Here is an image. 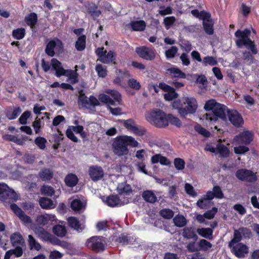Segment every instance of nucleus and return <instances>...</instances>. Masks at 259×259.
<instances>
[{
	"label": "nucleus",
	"mask_w": 259,
	"mask_h": 259,
	"mask_svg": "<svg viewBox=\"0 0 259 259\" xmlns=\"http://www.w3.org/2000/svg\"><path fill=\"white\" fill-rule=\"evenodd\" d=\"M251 31L249 29L245 28L243 30H237L235 33V36L238 38L236 40V45L239 48L245 47L247 50H250L252 54H257V49L255 42L250 38Z\"/></svg>",
	"instance_id": "1"
},
{
	"label": "nucleus",
	"mask_w": 259,
	"mask_h": 259,
	"mask_svg": "<svg viewBox=\"0 0 259 259\" xmlns=\"http://www.w3.org/2000/svg\"><path fill=\"white\" fill-rule=\"evenodd\" d=\"M172 106L179 110V113H195L198 108L196 99L188 97L174 101Z\"/></svg>",
	"instance_id": "2"
},
{
	"label": "nucleus",
	"mask_w": 259,
	"mask_h": 259,
	"mask_svg": "<svg viewBox=\"0 0 259 259\" xmlns=\"http://www.w3.org/2000/svg\"><path fill=\"white\" fill-rule=\"evenodd\" d=\"M52 69L55 71V75L57 77L65 76L68 77L67 81L72 84L78 82V74L76 70L65 69L62 66V63L56 58H53L51 61Z\"/></svg>",
	"instance_id": "3"
},
{
	"label": "nucleus",
	"mask_w": 259,
	"mask_h": 259,
	"mask_svg": "<svg viewBox=\"0 0 259 259\" xmlns=\"http://www.w3.org/2000/svg\"><path fill=\"white\" fill-rule=\"evenodd\" d=\"M204 109L207 112L211 111L212 113H232L226 105L217 102L213 99L205 102Z\"/></svg>",
	"instance_id": "4"
},
{
	"label": "nucleus",
	"mask_w": 259,
	"mask_h": 259,
	"mask_svg": "<svg viewBox=\"0 0 259 259\" xmlns=\"http://www.w3.org/2000/svg\"><path fill=\"white\" fill-rule=\"evenodd\" d=\"M18 199V195L15 192L10 189L6 184H0V200L10 203L15 201Z\"/></svg>",
	"instance_id": "5"
},
{
	"label": "nucleus",
	"mask_w": 259,
	"mask_h": 259,
	"mask_svg": "<svg viewBox=\"0 0 259 259\" xmlns=\"http://www.w3.org/2000/svg\"><path fill=\"white\" fill-rule=\"evenodd\" d=\"M145 118L149 122L158 127H164L168 124L167 114H146Z\"/></svg>",
	"instance_id": "6"
},
{
	"label": "nucleus",
	"mask_w": 259,
	"mask_h": 259,
	"mask_svg": "<svg viewBox=\"0 0 259 259\" xmlns=\"http://www.w3.org/2000/svg\"><path fill=\"white\" fill-rule=\"evenodd\" d=\"M86 245L94 250L100 251L105 249L106 242L103 237L94 236L88 240Z\"/></svg>",
	"instance_id": "7"
},
{
	"label": "nucleus",
	"mask_w": 259,
	"mask_h": 259,
	"mask_svg": "<svg viewBox=\"0 0 259 259\" xmlns=\"http://www.w3.org/2000/svg\"><path fill=\"white\" fill-rule=\"evenodd\" d=\"M114 153L118 156L126 155L128 153V149L122 136L117 137L112 144Z\"/></svg>",
	"instance_id": "8"
},
{
	"label": "nucleus",
	"mask_w": 259,
	"mask_h": 259,
	"mask_svg": "<svg viewBox=\"0 0 259 259\" xmlns=\"http://www.w3.org/2000/svg\"><path fill=\"white\" fill-rule=\"evenodd\" d=\"M236 177L242 181L254 182L257 179V172L247 169H240L236 172Z\"/></svg>",
	"instance_id": "9"
},
{
	"label": "nucleus",
	"mask_w": 259,
	"mask_h": 259,
	"mask_svg": "<svg viewBox=\"0 0 259 259\" xmlns=\"http://www.w3.org/2000/svg\"><path fill=\"white\" fill-rule=\"evenodd\" d=\"M135 52L140 58L148 61L154 60L156 56L155 50L146 46L137 47Z\"/></svg>",
	"instance_id": "10"
},
{
	"label": "nucleus",
	"mask_w": 259,
	"mask_h": 259,
	"mask_svg": "<svg viewBox=\"0 0 259 259\" xmlns=\"http://www.w3.org/2000/svg\"><path fill=\"white\" fill-rule=\"evenodd\" d=\"M159 87L163 91L166 92L163 95L165 100L170 101L178 98V94L176 92L174 88L163 82L159 83Z\"/></svg>",
	"instance_id": "11"
},
{
	"label": "nucleus",
	"mask_w": 259,
	"mask_h": 259,
	"mask_svg": "<svg viewBox=\"0 0 259 259\" xmlns=\"http://www.w3.org/2000/svg\"><path fill=\"white\" fill-rule=\"evenodd\" d=\"M253 134L249 131H244L235 138V141L238 144L247 145L252 141Z\"/></svg>",
	"instance_id": "12"
},
{
	"label": "nucleus",
	"mask_w": 259,
	"mask_h": 259,
	"mask_svg": "<svg viewBox=\"0 0 259 259\" xmlns=\"http://www.w3.org/2000/svg\"><path fill=\"white\" fill-rule=\"evenodd\" d=\"M103 201L110 207L119 206L129 202L128 199L121 201L117 195H110L107 197L105 200L103 199Z\"/></svg>",
	"instance_id": "13"
},
{
	"label": "nucleus",
	"mask_w": 259,
	"mask_h": 259,
	"mask_svg": "<svg viewBox=\"0 0 259 259\" xmlns=\"http://www.w3.org/2000/svg\"><path fill=\"white\" fill-rule=\"evenodd\" d=\"M56 217L52 214H44L37 217L36 222L39 225L45 226L49 224L57 222Z\"/></svg>",
	"instance_id": "14"
},
{
	"label": "nucleus",
	"mask_w": 259,
	"mask_h": 259,
	"mask_svg": "<svg viewBox=\"0 0 259 259\" xmlns=\"http://www.w3.org/2000/svg\"><path fill=\"white\" fill-rule=\"evenodd\" d=\"M225 114H201L199 117L200 120L202 121L204 124L206 125H210L214 123L218 119L219 117L223 118Z\"/></svg>",
	"instance_id": "15"
},
{
	"label": "nucleus",
	"mask_w": 259,
	"mask_h": 259,
	"mask_svg": "<svg viewBox=\"0 0 259 259\" xmlns=\"http://www.w3.org/2000/svg\"><path fill=\"white\" fill-rule=\"evenodd\" d=\"M230 247L232 252L238 257H242L248 253V247L242 243H237Z\"/></svg>",
	"instance_id": "16"
},
{
	"label": "nucleus",
	"mask_w": 259,
	"mask_h": 259,
	"mask_svg": "<svg viewBox=\"0 0 259 259\" xmlns=\"http://www.w3.org/2000/svg\"><path fill=\"white\" fill-rule=\"evenodd\" d=\"M84 6L87 8L88 13L94 18L96 19L101 14L100 10L98 9V6L93 3H85Z\"/></svg>",
	"instance_id": "17"
},
{
	"label": "nucleus",
	"mask_w": 259,
	"mask_h": 259,
	"mask_svg": "<svg viewBox=\"0 0 259 259\" xmlns=\"http://www.w3.org/2000/svg\"><path fill=\"white\" fill-rule=\"evenodd\" d=\"M10 241L13 246H25V240L20 233L12 234L10 236Z\"/></svg>",
	"instance_id": "18"
},
{
	"label": "nucleus",
	"mask_w": 259,
	"mask_h": 259,
	"mask_svg": "<svg viewBox=\"0 0 259 259\" xmlns=\"http://www.w3.org/2000/svg\"><path fill=\"white\" fill-rule=\"evenodd\" d=\"M89 174L93 181H97L101 179L104 175L102 168L99 166L91 167L90 169Z\"/></svg>",
	"instance_id": "19"
},
{
	"label": "nucleus",
	"mask_w": 259,
	"mask_h": 259,
	"mask_svg": "<svg viewBox=\"0 0 259 259\" xmlns=\"http://www.w3.org/2000/svg\"><path fill=\"white\" fill-rule=\"evenodd\" d=\"M35 233L42 240L52 242V235L42 228L35 229Z\"/></svg>",
	"instance_id": "20"
},
{
	"label": "nucleus",
	"mask_w": 259,
	"mask_h": 259,
	"mask_svg": "<svg viewBox=\"0 0 259 259\" xmlns=\"http://www.w3.org/2000/svg\"><path fill=\"white\" fill-rule=\"evenodd\" d=\"M167 71L174 78H186V74L180 70L179 68L171 67L167 69Z\"/></svg>",
	"instance_id": "21"
},
{
	"label": "nucleus",
	"mask_w": 259,
	"mask_h": 259,
	"mask_svg": "<svg viewBox=\"0 0 259 259\" xmlns=\"http://www.w3.org/2000/svg\"><path fill=\"white\" fill-rule=\"evenodd\" d=\"M24 20L27 25L32 29L37 23L38 17L35 13L32 12L25 16Z\"/></svg>",
	"instance_id": "22"
},
{
	"label": "nucleus",
	"mask_w": 259,
	"mask_h": 259,
	"mask_svg": "<svg viewBox=\"0 0 259 259\" xmlns=\"http://www.w3.org/2000/svg\"><path fill=\"white\" fill-rule=\"evenodd\" d=\"M81 132V126H70L66 131V134L67 137L74 142L77 141L74 134H78Z\"/></svg>",
	"instance_id": "23"
},
{
	"label": "nucleus",
	"mask_w": 259,
	"mask_h": 259,
	"mask_svg": "<svg viewBox=\"0 0 259 259\" xmlns=\"http://www.w3.org/2000/svg\"><path fill=\"white\" fill-rule=\"evenodd\" d=\"M151 161L153 164L159 162L161 164L164 165H169L171 163L169 159L159 154L153 156L151 158Z\"/></svg>",
	"instance_id": "24"
},
{
	"label": "nucleus",
	"mask_w": 259,
	"mask_h": 259,
	"mask_svg": "<svg viewBox=\"0 0 259 259\" xmlns=\"http://www.w3.org/2000/svg\"><path fill=\"white\" fill-rule=\"evenodd\" d=\"M39 203L42 208L46 209L54 208L56 206L51 199L46 197L40 198Z\"/></svg>",
	"instance_id": "25"
},
{
	"label": "nucleus",
	"mask_w": 259,
	"mask_h": 259,
	"mask_svg": "<svg viewBox=\"0 0 259 259\" xmlns=\"http://www.w3.org/2000/svg\"><path fill=\"white\" fill-rule=\"evenodd\" d=\"M142 196L146 201L149 203H153L157 200V197L152 191H145L143 192Z\"/></svg>",
	"instance_id": "26"
},
{
	"label": "nucleus",
	"mask_w": 259,
	"mask_h": 259,
	"mask_svg": "<svg viewBox=\"0 0 259 259\" xmlns=\"http://www.w3.org/2000/svg\"><path fill=\"white\" fill-rule=\"evenodd\" d=\"M213 231V229L210 228L197 229V232L200 236L208 239H212Z\"/></svg>",
	"instance_id": "27"
},
{
	"label": "nucleus",
	"mask_w": 259,
	"mask_h": 259,
	"mask_svg": "<svg viewBox=\"0 0 259 259\" xmlns=\"http://www.w3.org/2000/svg\"><path fill=\"white\" fill-rule=\"evenodd\" d=\"M131 25L134 31H142L145 30L146 24L143 20H139L131 22Z\"/></svg>",
	"instance_id": "28"
},
{
	"label": "nucleus",
	"mask_w": 259,
	"mask_h": 259,
	"mask_svg": "<svg viewBox=\"0 0 259 259\" xmlns=\"http://www.w3.org/2000/svg\"><path fill=\"white\" fill-rule=\"evenodd\" d=\"M117 190L120 195H128L132 192L131 186L124 183L119 184Z\"/></svg>",
	"instance_id": "29"
},
{
	"label": "nucleus",
	"mask_w": 259,
	"mask_h": 259,
	"mask_svg": "<svg viewBox=\"0 0 259 259\" xmlns=\"http://www.w3.org/2000/svg\"><path fill=\"white\" fill-rule=\"evenodd\" d=\"M231 123L235 126L238 127L243 123V119L240 114H228Z\"/></svg>",
	"instance_id": "30"
},
{
	"label": "nucleus",
	"mask_w": 259,
	"mask_h": 259,
	"mask_svg": "<svg viewBox=\"0 0 259 259\" xmlns=\"http://www.w3.org/2000/svg\"><path fill=\"white\" fill-rule=\"evenodd\" d=\"M230 150L228 147L219 143L217 145V154L222 157H227L229 156Z\"/></svg>",
	"instance_id": "31"
},
{
	"label": "nucleus",
	"mask_w": 259,
	"mask_h": 259,
	"mask_svg": "<svg viewBox=\"0 0 259 259\" xmlns=\"http://www.w3.org/2000/svg\"><path fill=\"white\" fill-rule=\"evenodd\" d=\"M83 91L82 90V92ZM84 97H86L84 94L82 93V107L84 104H89L91 106L95 107L99 104L98 100L94 96H91L88 100L84 99Z\"/></svg>",
	"instance_id": "32"
},
{
	"label": "nucleus",
	"mask_w": 259,
	"mask_h": 259,
	"mask_svg": "<svg viewBox=\"0 0 259 259\" xmlns=\"http://www.w3.org/2000/svg\"><path fill=\"white\" fill-rule=\"evenodd\" d=\"M106 93L109 94L115 101V106L121 104V95L119 92L113 90H108Z\"/></svg>",
	"instance_id": "33"
},
{
	"label": "nucleus",
	"mask_w": 259,
	"mask_h": 259,
	"mask_svg": "<svg viewBox=\"0 0 259 259\" xmlns=\"http://www.w3.org/2000/svg\"><path fill=\"white\" fill-rule=\"evenodd\" d=\"M182 235L187 239H197V235L192 227L185 228L183 230Z\"/></svg>",
	"instance_id": "34"
},
{
	"label": "nucleus",
	"mask_w": 259,
	"mask_h": 259,
	"mask_svg": "<svg viewBox=\"0 0 259 259\" xmlns=\"http://www.w3.org/2000/svg\"><path fill=\"white\" fill-rule=\"evenodd\" d=\"M26 34L25 29L24 28H18L12 31V35L16 39H23Z\"/></svg>",
	"instance_id": "35"
},
{
	"label": "nucleus",
	"mask_w": 259,
	"mask_h": 259,
	"mask_svg": "<svg viewBox=\"0 0 259 259\" xmlns=\"http://www.w3.org/2000/svg\"><path fill=\"white\" fill-rule=\"evenodd\" d=\"M65 182L67 186L73 187L76 185L78 182V178L76 175L70 174L65 179Z\"/></svg>",
	"instance_id": "36"
},
{
	"label": "nucleus",
	"mask_w": 259,
	"mask_h": 259,
	"mask_svg": "<svg viewBox=\"0 0 259 259\" xmlns=\"http://www.w3.org/2000/svg\"><path fill=\"white\" fill-rule=\"evenodd\" d=\"M56 46V42L54 40H50L47 45L45 49V52L50 57H53L55 55L54 49Z\"/></svg>",
	"instance_id": "37"
},
{
	"label": "nucleus",
	"mask_w": 259,
	"mask_h": 259,
	"mask_svg": "<svg viewBox=\"0 0 259 259\" xmlns=\"http://www.w3.org/2000/svg\"><path fill=\"white\" fill-rule=\"evenodd\" d=\"M53 231L56 235L60 237L65 236L67 232L65 227L60 225L55 226L53 228Z\"/></svg>",
	"instance_id": "38"
},
{
	"label": "nucleus",
	"mask_w": 259,
	"mask_h": 259,
	"mask_svg": "<svg viewBox=\"0 0 259 259\" xmlns=\"http://www.w3.org/2000/svg\"><path fill=\"white\" fill-rule=\"evenodd\" d=\"M122 137L127 146H130L133 148L139 147L140 146V144L134 138L127 136H122Z\"/></svg>",
	"instance_id": "39"
},
{
	"label": "nucleus",
	"mask_w": 259,
	"mask_h": 259,
	"mask_svg": "<svg viewBox=\"0 0 259 259\" xmlns=\"http://www.w3.org/2000/svg\"><path fill=\"white\" fill-rule=\"evenodd\" d=\"M203 27L204 31L208 35H212L213 34V23L210 20L209 21H203Z\"/></svg>",
	"instance_id": "40"
},
{
	"label": "nucleus",
	"mask_w": 259,
	"mask_h": 259,
	"mask_svg": "<svg viewBox=\"0 0 259 259\" xmlns=\"http://www.w3.org/2000/svg\"><path fill=\"white\" fill-rule=\"evenodd\" d=\"M99 100L101 102L106 104L108 107L110 106H115V101L109 96L105 94H100L99 96Z\"/></svg>",
	"instance_id": "41"
},
{
	"label": "nucleus",
	"mask_w": 259,
	"mask_h": 259,
	"mask_svg": "<svg viewBox=\"0 0 259 259\" xmlns=\"http://www.w3.org/2000/svg\"><path fill=\"white\" fill-rule=\"evenodd\" d=\"M28 244L30 249L39 250L41 249L40 244L31 235H28Z\"/></svg>",
	"instance_id": "42"
},
{
	"label": "nucleus",
	"mask_w": 259,
	"mask_h": 259,
	"mask_svg": "<svg viewBox=\"0 0 259 259\" xmlns=\"http://www.w3.org/2000/svg\"><path fill=\"white\" fill-rule=\"evenodd\" d=\"M245 230L244 229H239V230H235L234 232V238L229 243V246L232 247L233 245L236 244L241 239V233Z\"/></svg>",
	"instance_id": "43"
},
{
	"label": "nucleus",
	"mask_w": 259,
	"mask_h": 259,
	"mask_svg": "<svg viewBox=\"0 0 259 259\" xmlns=\"http://www.w3.org/2000/svg\"><path fill=\"white\" fill-rule=\"evenodd\" d=\"M173 220L175 225L179 227H184L187 224L186 218L182 215H176Z\"/></svg>",
	"instance_id": "44"
},
{
	"label": "nucleus",
	"mask_w": 259,
	"mask_h": 259,
	"mask_svg": "<svg viewBox=\"0 0 259 259\" xmlns=\"http://www.w3.org/2000/svg\"><path fill=\"white\" fill-rule=\"evenodd\" d=\"M39 176L42 181H46L52 178L53 172L50 169H45L40 171Z\"/></svg>",
	"instance_id": "45"
},
{
	"label": "nucleus",
	"mask_w": 259,
	"mask_h": 259,
	"mask_svg": "<svg viewBox=\"0 0 259 259\" xmlns=\"http://www.w3.org/2000/svg\"><path fill=\"white\" fill-rule=\"evenodd\" d=\"M202 64L204 66H207V65L214 66L218 64V62L215 57L207 56L203 58Z\"/></svg>",
	"instance_id": "46"
},
{
	"label": "nucleus",
	"mask_w": 259,
	"mask_h": 259,
	"mask_svg": "<svg viewBox=\"0 0 259 259\" xmlns=\"http://www.w3.org/2000/svg\"><path fill=\"white\" fill-rule=\"evenodd\" d=\"M199 250L207 251L212 247V244L205 239H201L198 242Z\"/></svg>",
	"instance_id": "47"
},
{
	"label": "nucleus",
	"mask_w": 259,
	"mask_h": 259,
	"mask_svg": "<svg viewBox=\"0 0 259 259\" xmlns=\"http://www.w3.org/2000/svg\"><path fill=\"white\" fill-rule=\"evenodd\" d=\"M95 53L98 57V60L103 63H106L107 62L105 56L107 51L104 50V48H98L96 50Z\"/></svg>",
	"instance_id": "48"
},
{
	"label": "nucleus",
	"mask_w": 259,
	"mask_h": 259,
	"mask_svg": "<svg viewBox=\"0 0 259 259\" xmlns=\"http://www.w3.org/2000/svg\"><path fill=\"white\" fill-rule=\"evenodd\" d=\"M40 191L41 194L49 196H52L55 193L54 188L47 185L42 186Z\"/></svg>",
	"instance_id": "49"
},
{
	"label": "nucleus",
	"mask_w": 259,
	"mask_h": 259,
	"mask_svg": "<svg viewBox=\"0 0 259 259\" xmlns=\"http://www.w3.org/2000/svg\"><path fill=\"white\" fill-rule=\"evenodd\" d=\"M95 70L99 76L105 77L107 75V70L106 67L100 64L96 65Z\"/></svg>",
	"instance_id": "50"
},
{
	"label": "nucleus",
	"mask_w": 259,
	"mask_h": 259,
	"mask_svg": "<svg viewBox=\"0 0 259 259\" xmlns=\"http://www.w3.org/2000/svg\"><path fill=\"white\" fill-rule=\"evenodd\" d=\"M69 226L75 230H78L80 228V223L78 220L74 217H69L68 219Z\"/></svg>",
	"instance_id": "51"
},
{
	"label": "nucleus",
	"mask_w": 259,
	"mask_h": 259,
	"mask_svg": "<svg viewBox=\"0 0 259 259\" xmlns=\"http://www.w3.org/2000/svg\"><path fill=\"white\" fill-rule=\"evenodd\" d=\"M178 49L176 46H172L165 51V55L167 59L173 58L178 53Z\"/></svg>",
	"instance_id": "52"
},
{
	"label": "nucleus",
	"mask_w": 259,
	"mask_h": 259,
	"mask_svg": "<svg viewBox=\"0 0 259 259\" xmlns=\"http://www.w3.org/2000/svg\"><path fill=\"white\" fill-rule=\"evenodd\" d=\"M167 119L168 120V123H170L177 127H180L181 125V122L180 120L175 116L174 114H167Z\"/></svg>",
	"instance_id": "53"
},
{
	"label": "nucleus",
	"mask_w": 259,
	"mask_h": 259,
	"mask_svg": "<svg viewBox=\"0 0 259 259\" xmlns=\"http://www.w3.org/2000/svg\"><path fill=\"white\" fill-rule=\"evenodd\" d=\"M128 86L132 89L139 90L141 88L140 83L136 79L130 78L127 81Z\"/></svg>",
	"instance_id": "54"
},
{
	"label": "nucleus",
	"mask_w": 259,
	"mask_h": 259,
	"mask_svg": "<svg viewBox=\"0 0 259 259\" xmlns=\"http://www.w3.org/2000/svg\"><path fill=\"white\" fill-rule=\"evenodd\" d=\"M176 19L174 16L166 17L163 19V24L166 29H168L176 22Z\"/></svg>",
	"instance_id": "55"
},
{
	"label": "nucleus",
	"mask_w": 259,
	"mask_h": 259,
	"mask_svg": "<svg viewBox=\"0 0 259 259\" xmlns=\"http://www.w3.org/2000/svg\"><path fill=\"white\" fill-rule=\"evenodd\" d=\"M174 165L175 168L178 170H182L184 169L185 162L183 159L180 158H176L174 159Z\"/></svg>",
	"instance_id": "56"
},
{
	"label": "nucleus",
	"mask_w": 259,
	"mask_h": 259,
	"mask_svg": "<svg viewBox=\"0 0 259 259\" xmlns=\"http://www.w3.org/2000/svg\"><path fill=\"white\" fill-rule=\"evenodd\" d=\"M105 58L107 61L106 63L113 62L114 64H116L115 62V60H116V54L113 51H109L107 54H105Z\"/></svg>",
	"instance_id": "57"
},
{
	"label": "nucleus",
	"mask_w": 259,
	"mask_h": 259,
	"mask_svg": "<svg viewBox=\"0 0 259 259\" xmlns=\"http://www.w3.org/2000/svg\"><path fill=\"white\" fill-rule=\"evenodd\" d=\"M74 33L78 36V38L75 43V48L77 51H81V28L75 29Z\"/></svg>",
	"instance_id": "58"
},
{
	"label": "nucleus",
	"mask_w": 259,
	"mask_h": 259,
	"mask_svg": "<svg viewBox=\"0 0 259 259\" xmlns=\"http://www.w3.org/2000/svg\"><path fill=\"white\" fill-rule=\"evenodd\" d=\"M185 190L187 194L189 195L195 197L197 196V193L195 191L193 187L190 184L186 183L185 185Z\"/></svg>",
	"instance_id": "59"
},
{
	"label": "nucleus",
	"mask_w": 259,
	"mask_h": 259,
	"mask_svg": "<svg viewBox=\"0 0 259 259\" xmlns=\"http://www.w3.org/2000/svg\"><path fill=\"white\" fill-rule=\"evenodd\" d=\"M71 207L74 211H79L81 209V200L80 198L74 199L71 202Z\"/></svg>",
	"instance_id": "60"
},
{
	"label": "nucleus",
	"mask_w": 259,
	"mask_h": 259,
	"mask_svg": "<svg viewBox=\"0 0 259 259\" xmlns=\"http://www.w3.org/2000/svg\"><path fill=\"white\" fill-rule=\"evenodd\" d=\"M210 203V201L205 198L200 199L197 202V206L202 209L207 208Z\"/></svg>",
	"instance_id": "61"
},
{
	"label": "nucleus",
	"mask_w": 259,
	"mask_h": 259,
	"mask_svg": "<svg viewBox=\"0 0 259 259\" xmlns=\"http://www.w3.org/2000/svg\"><path fill=\"white\" fill-rule=\"evenodd\" d=\"M160 215L164 218L170 219L174 216V212L169 209H163L160 211Z\"/></svg>",
	"instance_id": "62"
},
{
	"label": "nucleus",
	"mask_w": 259,
	"mask_h": 259,
	"mask_svg": "<svg viewBox=\"0 0 259 259\" xmlns=\"http://www.w3.org/2000/svg\"><path fill=\"white\" fill-rule=\"evenodd\" d=\"M194 128L196 132L204 137H208L210 135V133L204 128L201 127L200 125H196Z\"/></svg>",
	"instance_id": "63"
},
{
	"label": "nucleus",
	"mask_w": 259,
	"mask_h": 259,
	"mask_svg": "<svg viewBox=\"0 0 259 259\" xmlns=\"http://www.w3.org/2000/svg\"><path fill=\"white\" fill-rule=\"evenodd\" d=\"M47 140L42 137H37L35 140V144L41 149H44L46 147Z\"/></svg>",
	"instance_id": "64"
}]
</instances>
